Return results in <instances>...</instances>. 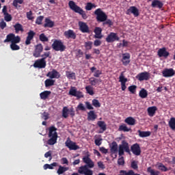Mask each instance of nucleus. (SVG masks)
Masks as SVG:
<instances>
[{"label": "nucleus", "instance_id": "nucleus-1", "mask_svg": "<svg viewBox=\"0 0 175 175\" xmlns=\"http://www.w3.org/2000/svg\"><path fill=\"white\" fill-rule=\"evenodd\" d=\"M83 161L86 165L79 167L78 173L81 175H93V171L90 169L95 167V163L93 162L90 155L83 157Z\"/></svg>", "mask_w": 175, "mask_h": 175}, {"label": "nucleus", "instance_id": "nucleus-2", "mask_svg": "<svg viewBox=\"0 0 175 175\" xmlns=\"http://www.w3.org/2000/svg\"><path fill=\"white\" fill-rule=\"evenodd\" d=\"M11 42L10 48L12 51H19L21 47L18 45V43L21 42V37L19 36H15L14 33H10L6 36V39L3 40V43Z\"/></svg>", "mask_w": 175, "mask_h": 175}, {"label": "nucleus", "instance_id": "nucleus-3", "mask_svg": "<svg viewBox=\"0 0 175 175\" xmlns=\"http://www.w3.org/2000/svg\"><path fill=\"white\" fill-rule=\"evenodd\" d=\"M49 137L50 138L46 144L49 146H53L57 144L58 134H57V129L55 128L54 126H51L49 129Z\"/></svg>", "mask_w": 175, "mask_h": 175}, {"label": "nucleus", "instance_id": "nucleus-4", "mask_svg": "<svg viewBox=\"0 0 175 175\" xmlns=\"http://www.w3.org/2000/svg\"><path fill=\"white\" fill-rule=\"evenodd\" d=\"M68 7L75 13L81 15L83 19H87L88 16L85 11L83 10L82 8L76 5L75 2L73 1H68Z\"/></svg>", "mask_w": 175, "mask_h": 175}, {"label": "nucleus", "instance_id": "nucleus-5", "mask_svg": "<svg viewBox=\"0 0 175 175\" xmlns=\"http://www.w3.org/2000/svg\"><path fill=\"white\" fill-rule=\"evenodd\" d=\"M124 152L131 154V150L129 147V144L126 142V140H122V143L119 145L118 147V153L120 157L124 155Z\"/></svg>", "mask_w": 175, "mask_h": 175}, {"label": "nucleus", "instance_id": "nucleus-6", "mask_svg": "<svg viewBox=\"0 0 175 175\" xmlns=\"http://www.w3.org/2000/svg\"><path fill=\"white\" fill-rule=\"evenodd\" d=\"M94 14L96 15V20H97L98 23H103L107 19V15L102 11L101 8L96 10Z\"/></svg>", "mask_w": 175, "mask_h": 175}, {"label": "nucleus", "instance_id": "nucleus-7", "mask_svg": "<svg viewBox=\"0 0 175 175\" xmlns=\"http://www.w3.org/2000/svg\"><path fill=\"white\" fill-rule=\"evenodd\" d=\"M51 46L55 51L64 52L66 50V46L60 40H55Z\"/></svg>", "mask_w": 175, "mask_h": 175}, {"label": "nucleus", "instance_id": "nucleus-8", "mask_svg": "<svg viewBox=\"0 0 175 175\" xmlns=\"http://www.w3.org/2000/svg\"><path fill=\"white\" fill-rule=\"evenodd\" d=\"M65 145L68 149H70V150H77L80 149L79 146L77 145L76 142L72 141L70 137L67 138Z\"/></svg>", "mask_w": 175, "mask_h": 175}, {"label": "nucleus", "instance_id": "nucleus-9", "mask_svg": "<svg viewBox=\"0 0 175 175\" xmlns=\"http://www.w3.org/2000/svg\"><path fill=\"white\" fill-rule=\"evenodd\" d=\"M119 40L120 38L118 37V33L114 32H111L105 38L107 43H113L114 42Z\"/></svg>", "mask_w": 175, "mask_h": 175}, {"label": "nucleus", "instance_id": "nucleus-10", "mask_svg": "<svg viewBox=\"0 0 175 175\" xmlns=\"http://www.w3.org/2000/svg\"><path fill=\"white\" fill-rule=\"evenodd\" d=\"M68 94L72 96H75L77 98H82L84 97L82 92L77 91L76 87H71L70 92H68Z\"/></svg>", "mask_w": 175, "mask_h": 175}, {"label": "nucleus", "instance_id": "nucleus-11", "mask_svg": "<svg viewBox=\"0 0 175 175\" xmlns=\"http://www.w3.org/2000/svg\"><path fill=\"white\" fill-rule=\"evenodd\" d=\"M46 61L44 60V59H38L36 60L33 64V67L35 68L42 69L46 68Z\"/></svg>", "mask_w": 175, "mask_h": 175}, {"label": "nucleus", "instance_id": "nucleus-12", "mask_svg": "<svg viewBox=\"0 0 175 175\" xmlns=\"http://www.w3.org/2000/svg\"><path fill=\"white\" fill-rule=\"evenodd\" d=\"M43 51V46L42 44H38L35 46V50L33 53V56L36 58L41 57V53Z\"/></svg>", "mask_w": 175, "mask_h": 175}, {"label": "nucleus", "instance_id": "nucleus-13", "mask_svg": "<svg viewBox=\"0 0 175 175\" xmlns=\"http://www.w3.org/2000/svg\"><path fill=\"white\" fill-rule=\"evenodd\" d=\"M161 74L163 77L169 78L172 77L175 75V71L173 68H164L161 72Z\"/></svg>", "mask_w": 175, "mask_h": 175}, {"label": "nucleus", "instance_id": "nucleus-14", "mask_svg": "<svg viewBox=\"0 0 175 175\" xmlns=\"http://www.w3.org/2000/svg\"><path fill=\"white\" fill-rule=\"evenodd\" d=\"M79 31H81L83 33H90V27L88 25L82 21L79 22Z\"/></svg>", "mask_w": 175, "mask_h": 175}, {"label": "nucleus", "instance_id": "nucleus-15", "mask_svg": "<svg viewBox=\"0 0 175 175\" xmlns=\"http://www.w3.org/2000/svg\"><path fill=\"white\" fill-rule=\"evenodd\" d=\"M131 150L135 156H139L141 154V148L139 144H133L131 147Z\"/></svg>", "mask_w": 175, "mask_h": 175}, {"label": "nucleus", "instance_id": "nucleus-16", "mask_svg": "<svg viewBox=\"0 0 175 175\" xmlns=\"http://www.w3.org/2000/svg\"><path fill=\"white\" fill-rule=\"evenodd\" d=\"M126 14L128 15L133 14L135 17H137L139 16V9L135 6H131L129 8V9L127 10Z\"/></svg>", "mask_w": 175, "mask_h": 175}, {"label": "nucleus", "instance_id": "nucleus-17", "mask_svg": "<svg viewBox=\"0 0 175 175\" xmlns=\"http://www.w3.org/2000/svg\"><path fill=\"white\" fill-rule=\"evenodd\" d=\"M150 75L149 72H140L137 75V79L139 81H142L145 80L147 81L150 79Z\"/></svg>", "mask_w": 175, "mask_h": 175}, {"label": "nucleus", "instance_id": "nucleus-18", "mask_svg": "<svg viewBox=\"0 0 175 175\" xmlns=\"http://www.w3.org/2000/svg\"><path fill=\"white\" fill-rule=\"evenodd\" d=\"M157 55L159 57L167 58V57L170 55V53L167 51L166 48L163 47L158 50Z\"/></svg>", "mask_w": 175, "mask_h": 175}, {"label": "nucleus", "instance_id": "nucleus-19", "mask_svg": "<svg viewBox=\"0 0 175 175\" xmlns=\"http://www.w3.org/2000/svg\"><path fill=\"white\" fill-rule=\"evenodd\" d=\"M60 76L59 72L55 69L52 70L51 72H49L48 74H46V77H49L51 79H59Z\"/></svg>", "mask_w": 175, "mask_h": 175}, {"label": "nucleus", "instance_id": "nucleus-20", "mask_svg": "<svg viewBox=\"0 0 175 175\" xmlns=\"http://www.w3.org/2000/svg\"><path fill=\"white\" fill-rule=\"evenodd\" d=\"M131 55L129 53H122V65L124 66H128V65L130 64L131 60Z\"/></svg>", "mask_w": 175, "mask_h": 175}, {"label": "nucleus", "instance_id": "nucleus-21", "mask_svg": "<svg viewBox=\"0 0 175 175\" xmlns=\"http://www.w3.org/2000/svg\"><path fill=\"white\" fill-rule=\"evenodd\" d=\"M35 36H36V32L33 31V30H29V31L27 33V37L26 41L25 42V44H26V45L31 44V40L35 37Z\"/></svg>", "mask_w": 175, "mask_h": 175}, {"label": "nucleus", "instance_id": "nucleus-22", "mask_svg": "<svg viewBox=\"0 0 175 175\" xmlns=\"http://www.w3.org/2000/svg\"><path fill=\"white\" fill-rule=\"evenodd\" d=\"M64 36L67 39H73L75 40L77 35L75 33L74 30H67L64 32Z\"/></svg>", "mask_w": 175, "mask_h": 175}, {"label": "nucleus", "instance_id": "nucleus-23", "mask_svg": "<svg viewBox=\"0 0 175 175\" xmlns=\"http://www.w3.org/2000/svg\"><path fill=\"white\" fill-rule=\"evenodd\" d=\"M150 5L152 8L162 9L163 3L159 0H153Z\"/></svg>", "mask_w": 175, "mask_h": 175}, {"label": "nucleus", "instance_id": "nucleus-24", "mask_svg": "<svg viewBox=\"0 0 175 175\" xmlns=\"http://www.w3.org/2000/svg\"><path fill=\"white\" fill-rule=\"evenodd\" d=\"M97 125L100 128L99 133H103L107 131V124L104 121L99 120L97 122Z\"/></svg>", "mask_w": 175, "mask_h": 175}, {"label": "nucleus", "instance_id": "nucleus-25", "mask_svg": "<svg viewBox=\"0 0 175 175\" xmlns=\"http://www.w3.org/2000/svg\"><path fill=\"white\" fill-rule=\"evenodd\" d=\"M110 151L111 154H118V145L117 142H113L110 145Z\"/></svg>", "mask_w": 175, "mask_h": 175}, {"label": "nucleus", "instance_id": "nucleus-26", "mask_svg": "<svg viewBox=\"0 0 175 175\" xmlns=\"http://www.w3.org/2000/svg\"><path fill=\"white\" fill-rule=\"evenodd\" d=\"M94 32L95 33L94 38L101 39L103 38L101 27H95Z\"/></svg>", "mask_w": 175, "mask_h": 175}, {"label": "nucleus", "instance_id": "nucleus-27", "mask_svg": "<svg viewBox=\"0 0 175 175\" xmlns=\"http://www.w3.org/2000/svg\"><path fill=\"white\" fill-rule=\"evenodd\" d=\"M54 21L50 20L49 18H45L44 28H53L54 27Z\"/></svg>", "mask_w": 175, "mask_h": 175}, {"label": "nucleus", "instance_id": "nucleus-28", "mask_svg": "<svg viewBox=\"0 0 175 175\" xmlns=\"http://www.w3.org/2000/svg\"><path fill=\"white\" fill-rule=\"evenodd\" d=\"M97 118V115L95 113L94 111H90L88 113V120L89 121H95Z\"/></svg>", "mask_w": 175, "mask_h": 175}, {"label": "nucleus", "instance_id": "nucleus-29", "mask_svg": "<svg viewBox=\"0 0 175 175\" xmlns=\"http://www.w3.org/2000/svg\"><path fill=\"white\" fill-rule=\"evenodd\" d=\"M157 108L156 106L149 107L148 108V114L150 117H153L155 115Z\"/></svg>", "mask_w": 175, "mask_h": 175}, {"label": "nucleus", "instance_id": "nucleus-30", "mask_svg": "<svg viewBox=\"0 0 175 175\" xmlns=\"http://www.w3.org/2000/svg\"><path fill=\"white\" fill-rule=\"evenodd\" d=\"M137 133H139V137H148L151 135L150 131H142L141 130H138Z\"/></svg>", "mask_w": 175, "mask_h": 175}, {"label": "nucleus", "instance_id": "nucleus-31", "mask_svg": "<svg viewBox=\"0 0 175 175\" xmlns=\"http://www.w3.org/2000/svg\"><path fill=\"white\" fill-rule=\"evenodd\" d=\"M102 80L101 79H97V78H90V84L91 85H97L98 83H101Z\"/></svg>", "mask_w": 175, "mask_h": 175}, {"label": "nucleus", "instance_id": "nucleus-32", "mask_svg": "<svg viewBox=\"0 0 175 175\" xmlns=\"http://www.w3.org/2000/svg\"><path fill=\"white\" fill-rule=\"evenodd\" d=\"M96 7L97 5L95 3L88 2L86 6H85V9L88 11H91L92 9H96Z\"/></svg>", "mask_w": 175, "mask_h": 175}, {"label": "nucleus", "instance_id": "nucleus-33", "mask_svg": "<svg viewBox=\"0 0 175 175\" xmlns=\"http://www.w3.org/2000/svg\"><path fill=\"white\" fill-rule=\"evenodd\" d=\"M125 123L130 126H134L135 124L136 120L133 117H128L124 120Z\"/></svg>", "mask_w": 175, "mask_h": 175}, {"label": "nucleus", "instance_id": "nucleus-34", "mask_svg": "<svg viewBox=\"0 0 175 175\" xmlns=\"http://www.w3.org/2000/svg\"><path fill=\"white\" fill-rule=\"evenodd\" d=\"M69 170V167H65L62 165L59 166V169L57 170V174L59 175H62L64 173H65L66 171Z\"/></svg>", "mask_w": 175, "mask_h": 175}, {"label": "nucleus", "instance_id": "nucleus-35", "mask_svg": "<svg viewBox=\"0 0 175 175\" xmlns=\"http://www.w3.org/2000/svg\"><path fill=\"white\" fill-rule=\"evenodd\" d=\"M66 76L68 79L75 80L76 79L75 72H72L71 71H66Z\"/></svg>", "mask_w": 175, "mask_h": 175}, {"label": "nucleus", "instance_id": "nucleus-36", "mask_svg": "<svg viewBox=\"0 0 175 175\" xmlns=\"http://www.w3.org/2000/svg\"><path fill=\"white\" fill-rule=\"evenodd\" d=\"M14 30L16 31V33H18L20 31H24V29L23 28V25L20 23H16L14 25Z\"/></svg>", "mask_w": 175, "mask_h": 175}, {"label": "nucleus", "instance_id": "nucleus-37", "mask_svg": "<svg viewBox=\"0 0 175 175\" xmlns=\"http://www.w3.org/2000/svg\"><path fill=\"white\" fill-rule=\"evenodd\" d=\"M51 94V92L44 91L40 94L41 99L46 100L48 98L49 96Z\"/></svg>", "mask_w": 175, "mask_h": 175}, {"label": "nucleus", "instance_id": "nucleus-38", "mask_svg": "<svg viewBox=\"0 0 175 175\" xmlns=\"http://www.w3.org/2000/svg\"><path fill=\"white\" fill-rule=\"evenodd\" d=\"M119 175H136L137 173H135L133 170H130L128 172L126 170H120Z\"/></svg>", "mask_w": 175, "mask_h": 175}, {"label": "nucleus", "instance_id": "nucleus-39", "mask_svg": "<svg viewBox=\"0 0 175 175\" xmlns=\"http://www.w3.org/2000/svg\"><path fill=\"white\" fill-rule=\"evenodd\" d=\"M139 96L142 99H145L148 96V92L145 89H142L141 91L139 92Z\"/></svg>", "mask_w": 175, "mask_h": 175}, {"label": "nucleus", "instance_id": "nucleus-40", "mask_svg": "<svg viewBox=\"0 0 175 175\" xmlns=\"http://www.w3.org/2000/svg\"><path fill=\"white\" fill-rule=\"evenodd\" d=\"M57 166V163H52L51 164H44V170H53V167H56Z\"/></svg>", "mask_w": 175, "mask_h": 175}, {"label": "nucleus", "instance_id": "nucleus-41", "mask_svg": "<svg viewBox=\"0 0 175 175\" xmlns=\"http://www.w3.org/2000/svg\"><path fill=\"white\" fill-rule=\"evenodd\" d=\"M44 83H45L46 88L53 86L55 84V80L51 79H46Z\"/></svg>", "mask_w": 175, "mask_h": 175}, {"label": "nucleus", "instance_id": "nucleus-42", "mask_svg": "<svg viewBox=\"0 0 175 175\" xmlns=\"http://www.w3.org/2000/svg\"><path fill=\"white\" fill-rule=\"evenodd\" d=\"M170 128L174 131L175 130V118H171L168 122Z\"/></svg>", "mask_w": 175, "mask_h": 175}, {"label": "nucleus", "instance_id": "nucleus-43", "mask_svg": "<svg viewBox=\"0 0 175 175\" xmlns=\"http://www.w3.org/2000/svg\"><path fill=\"white\" fill-rule=\"evenodd\" d=\"M68 112H69V109H68V107H63L62 117L64 118H68Z\"/></svg>", "mask_w": 175, "mask_h": 175}, {"label": "nucleus", "instance_id": "nucleus-44", "mask_svg": "<svg viewBox=\"0 0 175 175\" xmlns=\"http://www.w3.org/2000/svg\"><path fill=\"white\" fill-rule=\"evenodd\" d=\"M147 172L150 173V175H159L160 172L159 171H155L152 167H149L147 168Z\"/></svg>", "mask_w": 175, "mask_h": 175}, {"label": "nucleus", "instance_id": "nucleus-45", "mask_svg": "<svg viewBox=\"0 0 175 175\" xmlns=\"http://www.w3.org/2000/svg\"><path fill=\"white\" fill-rule=\"evenodd\" d=\"M85 90H86L87 93L90 96H93L94 94H95V93L93 91V88L90 85L85 87Z\"/></svg>", "mask_w": 175, "mask_h": 175}, {"label": "nucleus", "instance_id": "nucleus-46", "mask_svg": "<svg viewBox=\"0 0 175 175\" xmlns=\"http://www.w3.org/2000/svg\"><path fill=\"white\" fill-rule=\"evenodd\" d=\"M39 39L42 42H49V38L46 37V34H44V33L40 34Z\"/></svg>", "mask_w": 175, "mask_h": 175}, {"label": "nucleus", "instance_id": "nucleus-47", "mask_svg": "<svg viewBox=\"0 0 175 175\" xmlns=\"http://www.w3.org/2000/svg\"><path fill=\"white\" fill-rule=\"evenodd\" d=\"M158 168L161 172H165L168 171V168L166 166H165L162 163H159Z\"/></svg>", "mask_w": 175, "mask_h": 175}, {"label": "nucleus", "instance_id": "nucleus-48", "mask_svg": "<svg viewBox=\"0 0 175 175\" xmlns=\"http://www.w3.org/2000/svg\"><path fill=\"white\" fill-rule=\"evenodd\" d=\"M92 41H88L84 43V47L86 48L87 51H90L92 49Z\"/></svg>", "mask_w": 175, "mask_h": 175}, {"label": "nucleus", "instance_id": "nucleus-49", "mask_svg": "<svg viewBox=\"0 0 175 175\" xmlns=\"http://www.w3.org/2000/svg\"><path fill=\"white\" fill-rule=\"evenodd\" d=\"M119 131L123 132H129L131 129H129L126 124H121L119 127Z\"/></svg>", "mask_w": 175, "mask_h": 175}, {"label": "nucleus", "instance_id": "nucleus-50", "mask_svg": "<svg viewBox=\"0 0 175 175\" xmlns=\"http://www.w3.org/2000/svg\"><path fill=\"white\" fill-rule=\"evenodd\" d=\"M119 79L121 84H126V83L128 81V79L124 77L123 72H121Z\"/></svg>", "mask_w": 175, "mask_h": 175}, {"label": "nucleus", "instance_id": "nucleus-51", "mask_svg": "<svg viewBox=\"0 0 175 175\" xmlns=\"http://www.w3.org/2000/svg\"><path fill=\"white\" fill-rule=\"evenodd\" d=\"M92 105L95 108H99V107H101L100 103H99V101L97 99H93V100H92Z\"/></svg>", "mask_w": 175, "mask_h": 175}, {"label": "nucleus", "instance_id": "nucleus-52", "mask_svg": "<svg viewBox=\"0 0 175 175\" xmlns=\"http://www.w3.org/2000/svg\"><path fill=\"white\" fill-rule=\"evenodd\" d=\"M136 88H137V86L135 85H133L130 87H128V90L130 91L131 94H135L136 92Z\"/></svg>", "mask_w": 175, "mask_h": 175}, {"label": "nucleus", "instance_id": "nucleus-53", "mask_svg": "<svg viewBox=\"0 0 175 175\" xmlns=\"http://www.w3.org/2000/svg\"><path fill=\"white\" fill-rule=\"evenodd\" d=\"M131 167L134 170H137V169H139V167L137 166V162L135 161H133L131 162Z\"/></svg>", "mask_w": 175, "mask_h": 175}, {"label": "nucleus", "instance_id": "nucleus-54", "mask_svg": "<svg viewBox=\"0 0 175 175\" xmlns=\"http://www.w3.org/2000/svg\"><path fill=\"white\" fill-rule=\"evenodd\" d=\"M44 19V16H39L37 19H36V24L38 25H42V21Z\"/></svg>", "mask_w": 175, "mask_h": 175}, {"label": "nucleus", "instance_id": "nucleus-55", "mask_svg": "<svg viewBox=\"0 0 175 175\" xmlns=\"http://www.w3.org/2000/svg\"><path fill=\"white\" fill-rule=\"evenodd\" d=\"M77 109H78L79 111H85L86 109L83 103H79V105H77Z\"/></svg>", "mask_w": 175, "mask_h": 175}, {"label": "nucleus", "instance_id": "nucleus-56", "mask_svg": "<svg viewBox=\"0 0 175 175\" xmlns=\"http://www.w3.org/2000/svg\"><path fill=\"white\" fill-rule=\"evenodd\" d=\"M104 25H109V27H111L113 25V23L110 19H107L106 21H103Z\"/></svg>", "mask_w": 175, "mask_h": 175}, {"label": "nucleus", "instance_id": "nucleus-57", "mask_svg": "<svg viewBox=\"0 0 175 175\" xmlns=\"http://www.w3.org/2000/svg\"><path fill=\"white\" fill-rule=\"evenodd\" d=\"M61 163L62 165H66L67 166L69 165V161L67 158L63 157L61 159Z\"/></svg>", "mask_w": 175, "mask_h": 175}, {"label": "nucleus", "instance_id": "nucleus-58", "mask_svg": "<svg viewBox=\"0 0 175 175\" xmlns=\"http://www.w3.org/2000/svg\"><path fill=\"white\" fill-rule=\"evenodd\" d=\"M50 52H45L44 54L41 55L40 57H42L44 59V61H46L47 57H50Z\"/></svg>", "mask_w": 175, "mask_h": 175}, {"label": "nucleus", "instance_id": "nucleus-59", "mask_svg": "<svg viewBox=\"0 0 175 175\" xmlns=\"http://www.w3.org/2000/svg\"><path fill=\"white\" fill-rule=\"evenodd\" d=\"M118 165H119L120 166H123L124 165V157H122L120 158H119V159H118Z\"/></svg>", "mask_w": 175, "mask_h": 175}, {"label": "nucleus", "instance_id": "nucleus-60", "mask_svg": "<svg viewBox=\"0 0 175 175\" xmlns=\"http://www.w3.org/2000/svg\"><path fill=\"white\" fill-rule=\"evenodd\" d=\"M44 157L45 158H49V161L52 160V151L49 150V152H46L44 154Z\"/></svg>", "mask_w": 175, "mask_h": 175}, {"label": "nucleus", "instance_id": "nucleus-61", "mask_svg": "<svg viewBox=\"0 0 175 175\" xmlns=\"http://www.w3.org/2000/svg\"><path fill=\"white\" fill-rule=\"evenodd\" d=\"M5 20L6 22H10L12 21V16L10 14H5Z\"/></svg>", "mask_w": 175, "mask_h": 175}, {"label": "nucleus", "instance_id": "nucleus-62", "mask_svg": "<svg viewBox=\"0 0 175 175\" xmlns=\"http://www.w3.org/2000/svg\"><path fill=\"white\" fill-rule=\"evenodd\" d=\"M85 105H86V108L89 110L94 109V107H92L90 102L86 101L85 102Z\"/></svg>", "mask_w": 175, "mask_h": 175}, {"label": "nucleus", "instance_id": "nucleus-63", "mask_svg": "<svg viewBox=\"0 0 175 175\" xmlns=\"http://www.w3.org/2000/svg\"><path fill=\"white\" fill-rule=\"evenodd\" d=\"M32 11H29L27 12V18L29 19V20H32L33 18V17L32 16Z\"/></svg>", "mask_w": 175, "mask_h": 175}, {"label": "nucleus", "instance_id": "nucleus-64", "mask_svg": "<svg viewBox=\"0 0 175 175\" xmlns=\"http://www.w3.org/2000/svg\"><path fill=\"white\" fill-rule=\"evenodd\" d=\"M97 164H98V167L99 169H101V170L105 169V165H104V164L102 161H98L97 163Z\"/></svg>", "mask_w": 175, "mask_h": 175}]
</instances>
